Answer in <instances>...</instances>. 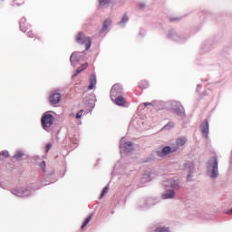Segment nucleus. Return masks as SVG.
I'll list each match as a JSON object with an SVG mask.
<instances>
[{
	"instance_id": "obj_1",
	"label": "nucleus",
	"mask_w": 232,
	"mask_h": 232,
	"mask_svg": "<svg viewBox=\"0 0 232 232\" xmlns=\"http://www.w3.org/2000/svg\"><path fill=\"white\" fill-rule=\"evenodd\" d=\"M75 41L78 43V44H84L86 50H90V48H92V38L86 36L82 32L75 35Z\"/></svg>"
},
{
	"instance_id": "obj_2",
	"label": "nucleus",
	"mask_w": 232,
	"mask_h": 232,
	"mask_svg": "<svg viewBox=\"0 0 232 232\" xmlns=\"http://www.w3.org/2000/svg\"><path fill=\"white\" fill-rule=\"evenodd\" d=\"M208 164L211 168V179H217L218 177V161L217 160V157H212Z\"/></svg>"
},
{
	"instance_id": "obj_3",
	"label": "nucleus",
	"mask_w": 232,
	"mask_h": 232,
	"mask_svg": "<svg viewBox=\"0 0 232 232\" xmlns=\"http://www.w3.org/2000/svg\"><path fill=\"white\" fill-rule=\"evenodd\" d=\"M53 121H55V118L52 114L45 113L42 117V125L43 128L45 130V128H50L52 124H53Z\"/></svg>"
},
{
	"instance_id": "obj_4",
	"label": "nucleus",
	"mask_w": 232,
	"mask_h": 232,
	"mask_svg": "<svg viewBox=\"0 0 232 232\" xmlns=\"http://www.w3.org/2000/svg\"><path fill=\"white\" fill-rule=\"evenodd\" d=\"M170 106L177 115H184V107L179 102L173 101L170 102Z\"/></svg>"
},
{
	"instance_id": "obj_5",
	"label": "nucleus",
	"mask_w": 232,
	"mask_h": 232,
	"mask_svg": "<svg viewBox=\"0 0 232 232\" xmlns=\"http://www.w3.org/2000/svg\"><path fill=\"white\" fill-rule=\"evenodd\" d=\"M179 150V147H169L166 146L162 149L161 151L158 152L159 157H166V155H169V153H175Z\"/></svg>"
},
{
	"instance_id": "obj_6",
	"label": "nucleus",
	"mask_w": 232,
	"mask_h": 232,
	"mask_svg": "<svg viewBox=\"0 0 232 232\" xmlns=\"http://www.w3.org/2000/svg\"><path fill=\"white\" fill-rule=\"evenodd\" d=\"M49 102L52 105L59 104V102H61V93L53 92L49 96Z\"/></svg>"
},
{
	"instance_id": "obj_7",
	"label": "nucleus",
	"mask_w": 232,
	"mask_h": 232,
	"mask_svg": "<svg viewBox=\"0 0 232 232\" xmlns=\"http://www.w3.org/2000/svg\"><path fill=\"white\" fill-rule=\"evenodd\" d=\"M115 92L112 90L111 92V100L114 101V104H117V106H126V99L122 96H118L115 100H113V94Z\"/></svg>"
},
{
	"instance_id": "obj_8",
	"label": "nucleus",
	"mask_w": 232,
	"mask_h": 232,
	"mask_svg": "<svg viewBox=\"0 0 232 232\" xmlns=\"http://www.w3.org/2000/svg\"><path fill=\"white\" fill-rule=\"evenodd\" d=\"M201 132L203 137L208 139V134L209 133V123L208 122V120H205L200 127Z\"/></svg>"
},
{
	"instance_id": "obj_9",
	"label": "nucleus",
	"mask_w": 232,
	"mask_h": 232,
	"mask_svg": "<svg viewBox=\"0 0 232 232\" xmlns=\"http://www.w3.org/2000/svg\"><path fill=\"white\" fill-rule=\"evenodd\" d=\"M95 84H97V77L95 74H92L90 77V85H89V90H93L95 88Z\"/></svg>"
},
{
	"instance_id": "obj_10",
	"label": "nucleus",
	"mask_w": 232,
	"mask_h": 232,
	"mask_svg": "<svg viewBox=\"0 0 232 232\" xmlns=\"http://www.w3.org/2000/svg\"><path fill=\"white\" fill-rule=\"evenodd\" d=\"M28 23H26V20L22 19L20 23V29L24 32L26 33L28 32Z\"/></svg>"
},
{
	"instance_id": "obj_11",
	"label": "nucleus",
	"mask_w": 232,
	"mask_h": 232,
	"mask_svg": "<svg viewBox=\"0 0 232 232\" xmlns=\"http://www.w3.org/2000/svg\"><path fill=\"white\" fill-rule=\"evenodd\" d=\"M13 195H16V197H23L24 195V190L22 188H15L13 190Z\"/></svg>"
},
{
	"instance_id": "obj_12",
	"label": "nucleus",
	"mask_w": 232,
	"mask_h": 232,
	"mask_svg": "<svg viewBox=\"0 0 232 232\" xmlns=\"http://www.w3.org/2000/svg\"><path fill=\"white\" fill-rule=\"evenodd\" d=\"M175 197V191L169 190L162 195V198H173Z\"/></svg>"
},
{
	"instance_id": "obj_13",
	"label": "nucleus",
	"mask_w": 232,
	"mask_h": 232,
	"mask_svg": "<svg viewBox=\"0 0 232 232\" xmlns=\"http://www.w3.org/2000/svg\"><path fill=\"white\" fill-rule=\"evenodd\" d=\"M111 24V20L110 19H106L103 22V26H102V32H106V30H108L109 26Z\"/></svg>"
},
{
	"instance_id": "obj_14",
	"label": "nucleus",
	"mask_w": 232,
	"mask_h": 232,
	"mask_svg": "<svg viewBox=\"0 0 232 232\" xmlns=\"http://www.w3.org/2000/svg\"><path fill=\"white\" fill-rule=\"evenodd\" d=\"M149 83L146 80H141L139 82V88H140V90H146V88H148Z\"/></svg>"
},
{
	"instance_id": "obj_15",
	"label": "nucleus",
	"mask_w": 232,
	"mask_h": 232,
	"mask_svg": "<svg viewBox=\"0 0 232 232\" xmlns=\"http://www.w3.org/2000/svg\"><path fill=\"white\" fill-rule=\"evenodd\" d=\"M188 142V140L186 138H178L176 140L177 146H184Z\"/></svg>"
},
{
	"instance_id": "obj_16",
	"label": "nucleus",
	"mask_w": 232,
	"mask_h": 232,
	"mask_svg": "<svg viewBox=\"0 0 232 232\" xmlns=\"http://www.w3.org/2000/svg\"><path fill=\"white\" fill-rule=\"evenodd\" d=\"M92 221V215H90L83 222L82 226V229H84Z\"/></svg>"
},
{
	"instance_id": "obj_17",
	"label": "nucleus",
	"mask_w": 232,
	"mask_h": 232,
	"mask_svg": "<svg viewBox=\"0 0 232 232\" xmlns=\"http://www.w3.org/2000/svg\"><path fill=\"white\" fill-rule=\"evenodd\" d=\"M154 232H169V228H168L166 227H156Z\"/></svg>"
},
{
	"instance_id": "obj_18",
	"label": "nucleus",
	"mask_w": 232,
	"mask_h": 232,
	"mask_svg": "<svg viewBox=\"0 0 232 232\" xmlns=\"http://www.w3.org/2000/svg\"><path fill=\"white\" fill-rule=\"evenodd\" d=\"M22 5H24V2L23 0L13 1V6H22Z\"/></svg>"
},
{
	"instance_id": "obj_19",
	"label": "nucleus",
	"mask_w": 232,
	"mask_h": 232,
	"mask_svg": "<svg viewBox=\"0 0 232 232\" xmlns=\"http://www.w3.org/2000/svg\"><path fill=\"white\" fill-rule=\"evenodd\" d=\"M27 36L30 37L31 39L35 38V39H38V41H41V38L35 36V34H34V32H32V31H28V32H27Z\"/></svg>"
},
{
	"instance_id": "obj_20",
	"label": "nucleus",
	"mask_w": 232,
	"mask_h": 232,
	"mask_svg": "<svg viewBox=\"0 0 232 232\" xmlns=\"http://www.w3.org/2000/svg\"><path fill=\"white\" fill-rule=\"evenodd\" d=\"M110 1L111 0H99L100 6H106V5H110Z\"/></svg>"
},
{
	"instance_id": "obj_21",
	"label": "nucleus",
	"mask_w": 232,
	"mask_h": 232,
	"mask_svg": "<svg viewBox=\"0 0 232 232\" xmlns=\"http://www.w3.org/2000/svg\"><path fill=\"white\" fill-rule=\"evenodd\" d=\"M170 186L172 189H179V182H177L176 180H172L170 182Z\"/></svg>"
},
{
	"instance_id": "obj_22",
	"label": "nucleus",
	"mask_w": 232,
	"mask_h": 232,
	"mask_svg": "<svg viewBox=\"0 0 232 232\" xmlns=\"http://www.w3.org/2000/svg\"><path fill=\"white\" fill-rule=\"evenodd\" d=\"M87 68H88V63H84L83 65H82V68L77 69L76 74L81 73V72H82L83 70H86Z\"/></svg>"
},
{
	"instance_id": "obj_23",
	"label": "nucleus",
	"mask_w": 232,
	"mask_h": 232,
	"mask_svg": "<svg viewBox=\"0 0 232 232\" xmlns=\"http://www.w3.org/2000/svg\"><path fill=\"white\" fill-rule=\"evenodd\" d=\"M128 14H124L121 18V24H125V23H128Z\"/></svg>"
},
{
	"instance_id": "obj_24",
	"label": "nucleus",
	"mask_w": 232,
	"mask_h": 232,
	"mask_svg": "<svg viewBox=\"0 0 232 232\" xmlns=\"http://www.w3.org/2000/svg\"><path fill=\"white\" fill-rule=\"evenodd\" d=\"M185 169H189V171H191V169H193V163L188 162V163L185 164Z\"/></svg>"
},
{
	"instance_id": "obj_25",
	"label": "nucleus",
	"mask_w": 232,
	"mask_h": 232,
	"mask_svg": "<svg viewBox=\"0 0 232 232\" xmlns=\"http://www.w3.org/2000/svg\"><path fill=\"white\" fill-rule=\"evenodd\" d=\"M2 157H5V159H8L10 157V153H8V150H4L1 152Z\"/></svg>"
},
{
	"instance_id": "obj_26",
	"label": "nucleus",
	"mask_w": 232,
	"mask_h": 232,
	"mask_svg": "<svg viewBox=\"0 0 232 232\" xmlns=\"http://www.w3.org/2000/svg\"><path fill=\"white\" fill-rule=\"evenodd\" d=\"M23 157V152H17L14 155V159H16V160H21V158Z\"/></svg>"
},
{
	"instance_id": "obj_27",
	"label": "nucleus",
	"mask_w": 232,
	"mask_h": 232,
	"mask_svg": "<svg viewBox=\"0 0 232 232\" xmlns=\"http://www.w3.org/2000/svg\"><path fill=\"white\" fill-rule=\"evenodd\" d=\"M82 113H84V110H81L79 112H77L76 119H81L82 117Z\"/></svg>"
},
{
	"instance_id": "obj_28",
	"label": "nucleus",
	"mask_w": 232,
	"mask_h": 232,
	"mask_svg": "<svg viewBox=\"0 0 232 232\" xmlns=\"http://www.w3.org/2000/svg\"><path fill=\"white\" fill-rule=\"evenodd\" d=\"M105 193H108V187H105L103 189H102V192L101 194V198H102V197H104V194Z\"/></svg>"
},
{
	"instance_id": "obj_29",
	"label": "nucleus",
	"mask_w": 232,
	"mask_h": 232,
	"mask_svg": "<svg viewBox=\"0 0 232 232\" xmlns=\"http://www.w3.org/2000/svg\"><path fill=\"white\" fill-rule=\"evenodd\" d=\"M46 153H48L49 151H50V150L52 149V143H48L47 145H46Z\"/></svg>"
},
{
	"instance_id": "obj_30",
	"label": "nucleus",
	"mask_w": 232,
	"mask_h": 232,
	"mask_svg": "<svg viewBox=\"0 0 232 232\" xmlns=\"http://www.w3.org/2000/svg\"><path fill=\"white\" fill-rule=\"evenodd\" d=\"M41 168H42V169L44 171V169H46V162L43 161V162L41 163Z\"/></svg>"
},
{
	"instance_id": "obj_31",
	"label": "nucleus",
	"mask_w": 232,
	"mask_h": 232,
	"mask_svg": "<svg viewBox=\"0 0 232 232\" xmlns=\"http://www.w3.org/2000/svg\"><path fill=\"white\" fill-rule=\"evenodd\" d=\"M132 145H133V144L131 143V141H127V142L125 143V146H128L129 148H131Z\"/></svg>"
},
{
	"instance_id": "obj_32",
	"label": "nucleus",
	"mask_w": 232,
	"mask_h": 232,
	"mask_svg": "<svg viewBox=\"0 0 232 232\" xmlns=\"http://www.w3.org/2000/svg\"><path fill=\"white\" fill-rule=\"evenodd\" d=\"M144 106H153V103L151 102H144Z\"/></svg>"
},
{
	"instance_id": "obj_33",
	"label": "nucleus",
	"mask_w": 232,
	"mask_h": 232,
	"mask_svg": "<svg viewBox=\"0 0 232 232\" xmlns=\"http://www.w3.org/2000/svg\"><path fill=\"white\" fill-rule=\"evenodd\" d=\"M173 21H179V18H170V19H169V22H170V23H173Z\"/></svg>"
},
{
	"instance_id": "obj_34",
	"label": "nucleus",
	"mask_w": 232,
	"mask_h": 232,
	"mask_svg": "<svg viewBox=\"0 0 232 232\" xmlns=\"http://www.w3.org/2000/svg\"><path fill=\"white\" fill-rule=\"evenodd\" d=\"M190 177H191V175H190V174H188V179H189Z\"/></svg>"
},
{
	"instance_id": "obj_35",
	"label": "nucleus",
	"mask_w": 232,
	"mask_h": 232,
	"mask_svg": "<svg viewBox=\"0 0 232 232\" xmlns=\"http://www.w3.org/2000/svg\"><path fill=\"white\" fill-rule=\"evenodd\" d=\"M71 59H73V54H72Z\"/></svg>"
},
{
	"instance_id": "obj_36",
	"label": "nucleus",
	"mask_w": 232,
	"mask_h": 232,
	"mask_svg": "<svg viewBox=\"0 0 232 232\" xmlns=\"http://www.w3.org/2000/svg\"><path fill=\"white\" fill-rule=\"evenodd\" d=\"M169 125H166L165 128H168Z\"/></svg>"
}]
</instances>
